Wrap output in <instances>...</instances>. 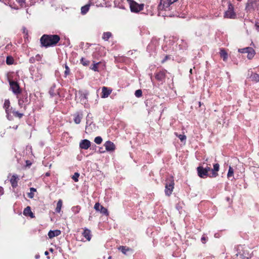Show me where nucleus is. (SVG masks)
I'll return each instance as SVG.
<instances>
[{
  "label": "nucleus",
  "instance_id": "nucleus-42",
  "mask_svg": "<svg viewBox=\"0 0 259 259\" xmlns=\"http://www.w3.org/2000/svg\"><path fill=\"white\" fill-rule=\"evenodd\" d=\"M28 196L30 198H33L34 197V193H33V192H32L30 191V192L28 194Z\"/></svg>",
  "mask_w": 259,
  "mask_h": 259
},
{
  "label": "nucleus",
  "instance_id": "nucleus-44",
  "mask_svg": "<svg viewBox=\"0 0 259 259\" xmlns=\"http://www.w3.org/2000/svg\"><path fill=\"white\" fill-rule=\"evenodd\" d=\"M25 0H19L18 2L21 6H22L24 3Z\"/></svg>",
  "mask_w": 259,
  "mask_h": 259
},
{
  "label": "nucleus",
  "instance_id": "nucleus-56",
  "mask_svg": "<svg viewBox=\"0 0 259 259\" xmlns=\"http://www.w3.org/2000/svg\"><path fill=\"white\" fill-rule=\"evenodd\" d=\"M238 1H241V0H238Z\"/></svg>",
  "mask_w": 259,
  "mask_h": 259
},
{
  "label": "nucleus",
  "instance_id": "nucleus-8",
  "mask_svg": "<svg viewBox=\"0 0 259 259\" xmlns=\"http://www.w3.org/2000/svg\"><path fill=\"white\" fill-rule=\"evenodd\" d=\"M249 3L246 6V10L247 12H251L254 10L256 8V3L252 0H249Z\"/></svg>",
  "mask_w": 259,
  "mask_h": 259
},
{
  "label": "nucleus",
  "instance_id": "nucleus-49",
  "mask_svg": "<svg viewBox=\"0 0 259 259\" xmlns=\"http://www.w3.org/2000/svg\"><path fill=\"white\" fill-rule=\"evenodd\" d=\"M46 176H50V174L49 172H47L46 174Z\"/></svg>",
  "mask_w": 259,
  "mask_h": 259
},
{
  "label": "nucleus",
  "instance_id": "nucleus-23",
  "mask_svg": "<svg viewBox=\"0 0 259 259\" xmlns=\"http://www.w3.org/2000/svg\"><path fill=\"white\" fill-rule=\"evenodd\" d=\"M62 206V201L61 199H60L58 200L57 204V206L56 208V212L59 213L61 211Z\"/></svg>",
  "mask_w": 259,
  "mask_h": 259
},
{
  "label": "nucleus",
  "instance_id": "nucleus-9",
  "mask_svg": "<svg viewBox=\"0 0 259 259\" xmlns=\"http://www.w3.org/2000/svg\"><path fill=\"white\" fill-rule=\"evenodd\" d=\"M91 146V143L88 140H83L81 141L79 146L81 149H88Z\"/></svg>",
  "mask_w": 259,
  "mask_h": 259
},
{
  "label": "nucleus",
  "instance_id": "nucleus-52",
  "mask_svg": "<svg viewBox=\"0 0 259 259\" xmlns=\"http://www.w3.org/2000/svg\"><path fill=\"white\" fill-rule=\"evenodd\" d=\"M19 105L22 104V103L20 102V101H19Z\"/></svg>",
  "mask_w": 259,
  "mask_h": 259
},
{
  "label": "nucleus",
  "instance_id": "nucleus-38",
  "mask_svg": "<svg viewBox=\"0 0 259 259\" xmlns=\"http://www.w3.org/2000/svg\"><path fill=\"white\" fill-rule=\"evenodd\" d=\"M65 71L64 73H65V76H66L69 74L70 69H69V67L66 64L65 65Z\"/></svg>",
  "mask_w": 259,
  "mask_h": 259
},
{
  "label": "nucleus",
  "instance_id": "nucleus-18",
  "mask_svg": "<svg viewBox=\"0 0 259 259\" xmlns=\"http://www.w3.org/2000/svg\"><path fill=\"white\" fill-rule=\"evenodd\" d=\"M17 180H18V177L16 176H13L12 178L10 179V182L11 183V185L12 187H15L17 185Z\"/></svg>",
  "mask_w": 259,
  "mask_h": 259
},
{
  "label": "nucleus",
  "instance_id": "nucleus-35",
  "mask_svg": "<svg viewBox=\"0 0 259 259\" xmlns=\"http://www.w3.org/2000/svg\"><path fill=\"white\" fill-rule=\"evenodd\" d=\"M102 205L99 203H96L94 205V208L96 211H99Z\"/></svg>",
  "mask_w": 259,
  "mask_h": 259
},
{
  "label": "nucleus",
  "instance_id": "nucleus-7",
  "mask_svg": "<svg viewBox=\"0 0 259 259\" xmlns=\"http://www.w3.org/2000/svg\"><path fill=\"white\" fill-rule=\"evenodd\" d=\"M78 94L80 95V102L82 104H87L88 100L87 97L89 95V92L88 91H79Z\"/></svg>",
  "mask_w": 259,
  "mask_h": 259
},
{
  "label": "nucleus",
  "instance_id": "nucleus-17",
  "mask_svg": "<svg viewBox=\"0 0 259 259\" xmlns=\"http://www.w3.org/2000/svg\"><path fill=\"white\" fill-rule=\"evenodd\" d=\"M82 235L87 239V240L90 241L91 239V231L88 229H85L84 230L83 232L82 233Z\"/></svg>",
  "mask_w": 259,
  "mask_h": 259
},
{
  "label": "nucleus",
  "instance_id": "nucleus-19",
  "mask_svg": "<svg viewBox=\"0 0 259 259\" xmlns=\"http://www.w3.org/2000/svg\"><path fill=\"white\" fill-rule=\"evenodd\" d=\"M247 53V58L249 59H251L254 56L255 52L252 48H249Z\"/></svg>",
  "mask_w": 259,
  "mask_h": 259
},
{
  "label": "nucleus",
  "instance_id": "nucleus-55",
  "mask_svg": "<svg viewBox=\"0 0 259 259\" xmlns=\"http://www.w3.org/2000/svg\"><path fill=\"white\" fill-rule=\"evenodd\" d=\"M199 106H201V103L199 102Z\"/></svg>",
  "mask_w": 259,
  "mask_h": 259
},
{
  "label": "nucleus",
  "instance_id": "nucleus-13",
  "mask_svg": "<svg viewBox=\"0 0 259 259\" xmlns=\"http://www.w3.org/2000/svg\"><path fill=\"white\" fill-rule=\"evenodd\" d=\"M197 172L198 176L200 178H204L208 176V174L206 172V170L204 169L203 167L199 166L197 167Z\"/></svg>",
  "mask_w": 259,
  "mask_h": 259
},
{
  "label": "nucleus",
  "instance_id": "nucleus-6",
  "mask_svg": "<svg viewBox=\"0 0 259 259\" xmlns=\"http://www.w3.org/2000/svg\"><path fill=\"white\" fill-rule=\"evenodd\" d=\"M165 193L167 196H170L174 188V182L173 180L171 181L169 184H165Z\"/></svg>",
  "mask_w": 259,
  "mask_h": 259
},
{
  "label": "nucleus",
  "instance_id": "nucleus-28",
  "mask_svg": "<svg viewBox=\"0 0 259 259\" xmlns=\"http://www.w3.org/2000/svg\"><path fill=\"white\" fill-rule=\"evenodd\" d=\"M233 175H234V170L232 168V167L231 166H230L229 170L228 172V174H227V177L228 178H230V177H233Z\"/></svg>",
  "mask_w": 259,
  "mask_h": 259
},
{
  "label": "nucleus",
  "instance_id": "nucleus-32",
  "mask_svg": "<svg viewBox=\"0 0 259 259\" xmlns=\"http://www.w3.org/2000/svg\"><path fill=\"white\" fill-rule=\"evenodd\" d=\"M79 176V174L78 172H75L74 175L72 177V179L75 181V182H78V177Z\"/></svg>",
  "mask_w": 259,
  "mask_h": 259
},
{
  "label": "nucleus",
  "instance_id": "nucleus-27",
  "mask_svg": "<svg viewBox=\"0 0 259 259\" xmlns=\"http://www.w3.org/2000/svg\"><path fill=\"white\" fill-rule=\"evenodd\" d=\"M111 36V33L110 32H104L102 38L105 40H107Z\"/></svg>",
  "mask_w": 259,
  "mask_h": 259
},
{
  "label": "nucleus",
  "instance_id": "nucleus-41",
  "mask_svg": "<svg viewBox=\"0 0 259 259\" xmlns=\"http://www.w3.org/2000/svg\"><path fill=\"white\" fill-rule=\"evenodd\" d=\"M99 63L94 64L93 66L91 67V69L95 71H98V67L97 65H98Z\"/></svg>",
  "mask_w": 259,
  "mask_h": 259
},
{
  "label": "nucleus",
  "instance_id": "nucleus-54",
  "mask_svg": "<svg viewBox=\"0 0 259 259\" xmlns=\"http://www.w3.org/2000/svg\"><path fill=\"white\" fill-rule=\"evenodd\" d=\"M45 253H46V254H48V252H47V251H46Z\"/></svg>",
  "mask_w": 259,
  "mask_h": 259
},
{
  "label": "nucleus",
  "instance_id": "nucleus-4",
  "mask_svg": "<svg viewBox=\"0 0 259 259\" xmlns=\"http://www.w3.org/2000/svg\"><path fill=\"white\" fill-rule=\"evenodd\" d=\"M177 0H160V5H159V9L160 10H164L169 7V6L172 3L176 2Z\"/></svg>",
  "mask_w": 259,
  "mask_h": 259
},
{
  "label": "nucleus",
  "instance_id": "nucleus-15",
  "mask_svg": "<svg viewBox=\"0 0 259 259\" xmlns=\"http://www.w3.org/2000/svg\"><path fill=\"white\" fill-rule=\"evenodd\" d=\"M61 234V231L59 230H55L53 231H50L48 233V236L50 239H52L56 236H58Z\"/></svg>",
  "mask_w": 259,
  "mask_h": 259
},
{
  "label": "nucleus",
  "instance_id": "nucleus-25",
  "mask_svg": "<svg viewBox=\"0 0 259 259\" xmlns=\"http://www.w3.org/2000/svg\"><path fill=\"white\" fill-rule=\"evenodd\" d=\"M82 117L79 114L75 115V117L74 118V121L76 124H79L81 121V119Z\"/></svg>",
  "mask_w": 259,
  "mask_h": 259
},
{
  "label": "nucleus",
  "instance_id": "nucleus-24",
  "mask_svg": "<svg viewBox=\"0 0 259 259\" xmlns=\"http://www.w3.org/2000/svg\"><path fill=\"white\" fill-rule=\"evenodd\" d=\"M10 106V102L9 100H6L5 101L4 105V108L5 109L7 113H8L9 112V108Z\"/></svg>",
  "mask_w": 259,
  "mask_h": 259
},
{
  "label": "nucleus",
  "instance_id": "nucleus-2",
  "mask_svg": "<svg viewBox=\"0 0 259 259\" xmlns=\"http://www.w3.org/2000/svg\"><path fill=\"white\" fill-rule=\"evenodd\" d=\"M130 6L131 10L132 12L138 13L142 11L144 8V4H139L133 0H127Z\"/></svg>",
  "mask_w": 259,
  "mask_h": 259
},
{
  "label": "nucleus",
  "instance_id": "nucleus-1",
  "mask_svg": "<svg viewBox=\"0 0 259 259\" xmlns=\"http://www.w3.org/2000/svg\"><path fill=\"white\" fill-rule=\"evenodd\" d=\"M60 39V36L58 35L44 34L41 37L40 40L43 46L48 47L56 45Z\"/></svg>",
  "mask_w": 259,
  "mask_h": 259
},
{
  "label": "nucleus",
  "instance_id": "nucleus-50",
  "mask_svg": "<svg viewBox=\"0 0 259 259\" xmlns=\"http://www.w3.org/2000/svg\"><path fill=\"white\" fill-rule=\"evenodd\" d=\"M190 73H191V74L192 73V69H190Z\"/></svg>",
  "mask_w": 259,
  "mask_h": 259
},
{
  "label": "nucleus",
  "instance_id": "nucleus-20",
  "mask_svg": "<svg viewBox=\"0 0 259 259\" xmlns=\"http://www.w3.org/2000/svg\"><path fill=\"white\" fill-rule=\"evenodd\" d=\"M250 79L254 82H259V75L256 73H252L250 76Z\"/></svg>",
  "mask_w": 259,
  "mask_h": 259
},
{
  "label": "nucleus",
  "instance_id": "nucleus-39",
  "mask_svg": "<svg viewBox=\"0 0 259 259\" xmlns=\"http://www.w3.org/2000/svg\"><path fill=\"white\" fill-rule=\"evenodd\" d=\"M13 60L12 58H11L10 57H7L6 62L8 64H13Z\"/></svg>",
  "mask_w": 259,
  "mask_h": 259
},
{
  "label": "nucleus",
  "instance_id": "nucleus-12",
  "mask_svg": "<svg viewBox=\"0 0 259 259\" xmlns=\"http://www.w3.org/2000/svg\"><path fill=\"white\" fill-rule=\"evenodd\" d=\"M166 71L162 70L157 73L155 75V78L158 81H163L165 77Z\"/></svg>",
  "mask_w": 259,
  "mask_h": 259
},
{
  "label": "nucleus",
  "instance_id": "nucleus-47",
  "mask_svg": "<svg viewBox=\"0 0 259 259\" xmlns=\"http://www.w3.org/2000/svg\"><path fill=\"white\" fill-rule=\"evenodd\" d=\"M26 164L27 166H29L31 164V163L29 161H26Z\"/></svg>",
  "mask_w": 259,
  "mask_h": 259
},
{
  "label": "nucleus",
  "instance_id": "nucleus-33",
  "mask_svg": "<svg viewBox=\"0 0 259 259\" xmlns=\"http://www.w3.org/2000/svg\"><path fill=\"white\" fill-rule=\"evenodd\" d=\"M135 95L137 97H140L142 95V92L141 90H138L135 92Z\"/></svg>",
  "mask_w": 259,
  "mask_h": 259
},
{
  "label": "nucleus",
  "instance_id": "nucleus-11",
  "mask_svg": "<svg viewBox=\"0 0 259 259\" xmlns=\"http://www.w3.org/2000/svg\"><path fill=\"white\" fill-rule=\"evenodd\" d=\"M104 146L107 151H113L115 149V145L111 141H106L104 144Z\"/></svg>",
  "mask_w": 259,
  "mask_h": 259
},
{
  "label": "nucleus",
  "instance_id": "nucleus-10",
  "mask_svg": "<svg viewBox=\"0 0 259 259\" xmlns=\"http://www.w3.org/2000/svg\"><path fill=\"white\" fill-rule=\"evenodd\" d=\"M220 169V165L218 163L213 164V168L211 169V175L210 176L211 178H215L218 175V172Z\"/></svg>",
  "mask_w": 259,
  "mask_h": 259
},
{
  "label": "nucleus",
  "instance_id": "nucleus-53",
  "mask_svg": "<svg viewBox=\"0 0 259 259\" xmlns=\"http://www.w3.org/2000/svg\"><path fill=\"white\" fill-rule=\"evenodd\" d=\"M108 259H112L111 256H109V257H108Z\"/></svg>",
  "mask_w": 259,
  "mask_h": 259
},
{
  "label": "nucleus",
  "instance_id": "nucleus-3",
  "mask_svg": "<svg viewBox=\"0 0 259 259\" xmlns=\"http://www.w3.org/2000/svg\"><path fill=\"white\" fill-rule=\"evenodd\" d=\"M224 17L227 18L234 19L236 17V14L234 12V8L230 3L228 5V10L225 13Z\"/></svg>",
  "mask_w": 259,
  "mask_h": 259
},
{
  "label": "nucleus",
  "instance_id": "nucleus-30",
  "mask_svg": "<svg viewBox=\"0 0 259 259\" xmlns=\"http://www.w3.org/2000/svg\"><path fill=\"white\" fill-rule=\"evenodd\" d=\"M118 249L119 250H120L121 251V252L123 253V254H126V252L127 251H128L130 250V249L128 248H126L124 246H120Z\"/></svg>",
  "mask_w": 259,
  "mask_h": 259
},
{
  "label": "nucleus",
  "instance_id": "nucleus-46",
  "mask_svg": "<svg viewBox=\"0 0 259 259\" xmlns=\"http://www.w3.org/2000/svg\"><path fill=\"white\" fill-rule=\"evenodd\" d=\"M206 238L205 237H202L201 238V240L203 242V243H205V241H206Z\"/></svg>",
  "mask_w": 259,
  "mask_h": 259
},
{
  "label": "nucleus",
  "instance_id": "nucleus-16",
  "mask_svg": "<svg viewBox=\"0 0 259 259\" xmlns=\"http://www.w3.org/2000/svg\"><path fill=\"white\" fill-rule=\"evenodd\" d=\"M23 214L25 215H29L31 218H34L33 213L31 211V208L29 206H27L26 208L24 209Z\"/></svg>",
  "mask_w": 259,
  "mask_h": 259
},
{
  "label": "nucleus",
  "instance_id": "nucleus-43",
  "mask_svg": "<svg viewBox=\"0 0 259 259\" xmlns=\"http://www.w3.org/2000/svg\"><path fill=\"white\" fill-rule=\"evenodd\" d=\"M204 169L206 170V172L207 174H208V171H210V167L208 166H207L206 167L204 168Z\"/></svg>",
  "mask_w": 259,
  "mask_h": 259
},
{
  "label": "nucleus",
  "instance_id": "nucleus-29",
  "mask_svg": "<svg viewBox=\"0 0 259 259\" xmlns=\"http://www.w3.org/2000/svg\"><path fill=\"white\" fill-rule=\"evenodd\" d=\"M175 134L182 142L186 140V136L185 135H178L177 133H175Z\"/></svg>",
  "mask_w": 259,
  "mask_h": 259
},
{
  "label": "nucleus",
  "instance_id": "nucleus-31",
  "mask_svg": "<svg viewBox=\"0 0 259 259\" xmlns=\"http://www.w3.org/2000/svg\"><path fill=\"white\" fill-rule=\"evenodd\" d=\"M95 142L97 144H100L102 142V139L101 137H97L94 140Z\"/></svg>",
  "mask_w": 259,
  "mask_h": 259
},
{
  "label": "nucleus",
  "instance_id": "nucleus-48",
  "mask_svg": "<svg viewBox=\"0 0 259 259\" xmlns=\"http://www.w3.org/2000/svg\"><path fill=\"white\" fill-rule=\"evenodd\" d=\"M0 193L1 194H3V189L2 187H0Z\"/></svg>",
  "mask_w": 259,
  "mask_h": 259
},
{
  "label": "nucleus",
  "instance_id": "nucleus-21",
  "mask_svg": "<svg viewBox=\"0 0 259 259\" xmlns=\"http://www.w3.org/2000/svg\"><path fill=\"white\" fill-rule=\"evenodd\" d=\"M90 7V4H87L81 8V13L82 14L84 15L89 10Z\"/></svg>",
  "mask_w": 259,
  "mask_h": 259
},
{
  "label": "nucleus",
  "instance_id": "nucleus-37",
  "mask_svg": "<svg viewBox=\"0 0 259 259\" xmlns=\"http://www.w3.org/2000/svg\"><path fill=\"white\" fill-rule=\"evenodd\" d=\"M81 63L83 65L87 66L89 64V61L88 60H84L83 58H81Z\"/></svg>",
  "mask_w": 259,
  "mask_h": 259
},
{
  "label": "nucleus",
  "instance_id": "nucleus-34",
  "mask_svg": "<svg viewBox=\"0 0 259 259\" xmlns=\"http://www.w3.org/2000/svg\"><path fill=\"white\" fill-rule=\"evenodd\" d=\"M249 47H247V48H244V49H239L238 51L239 52H240V53H247V51L249 50Z\"/></svg>",
  "mask_w": 259,
  "mask_h": 259
},
{
  "label": "nucleus",
  "instance_id": "nucleus-51",
  "mask_svg": "<svg viewBox=\"0 0 259 259\" xmlns=\"http://www.w3.org/2000/svg\"><path fill=\"white\" fill-rule=\"evenodd\" d=\"M19 105L22 104V103L20 102V101H19Z\"/></svg>",
  "mask_w": 259,
  "mask_h": 259
},
{
  "label": "nucleus",
  "instance_id": "nucleus-5",
  "mask_svg": "<svg viewBox=\"0 0 259 259\" xmlns=\"http://www.w3.org/2000/svg\"><path fill=\"white\" fill-rule=\"evenodd\" d=\"M9 83L10 88L13 93L17 95L21 93V90L17 82L13 80H10Z\"/></svg>",
  "mask_w": 259,
  "mask_h": 259
},
{
  "label": "nucleus",
  "instance_id": "nucleus-26",
  "mask_svg": "<svg viewBox=\"0 0 259 259\" xmlns=\"http://www.w3.org/2000/svg\"><path fill=\"white\" fill-rule=\"evenodd\" d=\"M99 211H100L101 213L106 215V216H108L109 215V213H108L107 209H106L103 206H101V207L100 209V210Z\"/></svg>",
  "mask_w": 259,
  "mask_h": 259
},
{
  "label": "nucleus",
  "instance_id": "nucleus-40",
  "mask_svg": "<svg viewBox=\"0 0 259 259\" xmlns=\"http://www.w3.org/2000/svg\"><path fill=\"white\" fill-rule=\"evenodd\" d=\"M13 114L15 116H18L19 118H21L23 116L22 113H19L18 111H13Z\"/></svg>",
  "mask_w": 259,
  "mask_h": 259
},
{
  "label": "nucleus",
  "instance_id": "nucleus-45",
  "mask_svg": "<svg viewBox=\"0 0 259 259\" xmlns=\"http://www.w3.org/2000/svg\"><path fill=\"white\" fill-rule=\"evenodd\" d=\"M30 191H31V192H33V193H34V192H36V189H35V188H31L30 189Z\"/></svg>",
  "mask_w": 259,
  "mask_h": 259
},
{
  "label": "nucleus",
  "instance_id": "nucleus-36",
  "mask_svg": "<svg viewBox=\"0 0 259 259\" xmlns=\"http://www.w3.org/2000/svg\"><path fill=\"white\" fill-rule=\"evenodd\" d=\"M242 257L244 259H248L251 257V254L248 253L247 254H245L244 253L241 254Z\"/></svg>",
  "mask_w": 259,
  "mask_h": 259
},
{
  "label": "nucleus",
  "instance_id": "nucleus-22",
  "mask_svg": "<svg viewBox=\"0 0 259 259\" xmlns=\"http://www.w3.org/2000/svg\"><path fill=\"white\" fill-rule=\"evenodd\" d=\"M220 56L222 58H223V60L226 61L228 58L227 53L224 49H221L220 50Z\"/></svg>",
  "mask_w": 259,
  "mask_h": 259
},
{
  "label": "nucleus",
  "instance_id": "nucleus-14",
  "mask_svg": "<svg viewBox=\"0 0 259 259\" xmlns=\"http://www.w3.org/2000/svg\"><path fill=\"white\" fill-rule=\"evenodd\" d=\"M102 94L101 97L102 98H105L108 97V96L111 93L112 90L107 88V87H104L102 88Z\"/></svg>",
  "mask_w": 259,
  "mask_h": 259
}]
</instances>
